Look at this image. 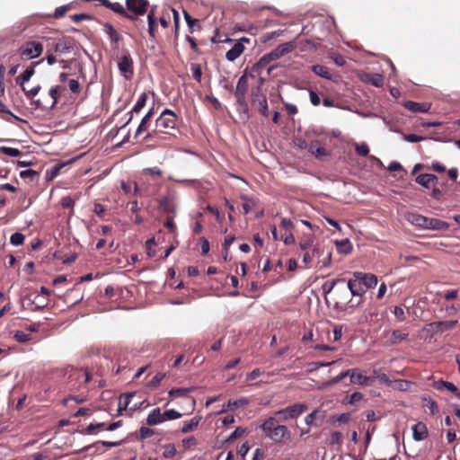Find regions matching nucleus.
I'll list each match as a JSON object with an SVG mask.
<instances>
[{
	"label": "nucleus",
	"instance_id": "a19ab883",
	"mask_svg": "<svg viewBox=\"0 0 460 460\" xmlns=\"http://www.w3.org/2000/svg\"><path fill=\"white\" fill-rule=\"evenodd\" d=\"M349 373H350L349 369H348L346 371H343L341 374H339L338 376H336L333 378H332L331 380H329L326 383H324L323 385V387L332 386V385L338 384L339 382H341L346 376H349Z\"/></svg>",
	"mask_w": 460,
	"mask_h": 460
},
{
	"label": "nucleus",
	"instance_id": "a211bd4d",
	"mask_svg": "<svg viewBox=\"0 0 460 460\" xmlns=\"http://www.w3.org/2000/svg\"><path fill=\"white\" fill-rule=\"evenodd\" d=\"M403 107L414 113H425L430 110L431 104L429 102H415L412 101H407L403 103Z\"/></svg>",
	"mask_w": 460,
	"mask_h": 460
},
{
	"label": "nucleus",
	"instance_id": "338daca9",
	"mask_svg": "<svg viewBox=\"0 0 460 460\" xmlns=\"http://www.w3.org/2000/svg\"><path fill=\"white\" fill-rule=\"evenodd\" d=\"M190 68L192 70V74H193L194 79L197 80L198 82H200L201 81V76H202V72H201L200 66L192 63L190 65Z\"/></svg>",
	"mask_w": 460,
	"mask_h": 460
},
{
	"label": "nucleus",
	"instance_id": "473e14b6",
	"mask_svg": "<svg viewBox=\"0 0 460 460\" xmlns=\"http://www.w3.org/2000/svg\"><path fill=\"white\" fill-rule=\"evenodd\" d=\"M28 299L35 305L36 309L44 308L48 305V297L39 294L34 295L33 297L31 295L28 296Z\"/></svg>",
	"mask_w": 460,
	"mask_h": 460
},
{
	"label": "nucleus",
	"instance_id": "5fc2aeb1",
	"mask_svg": "<svg viewBox=\"0 0 460 460\" xmlns=\"http://www.w3.org/2000/svg\"><path fill=\"white\" fill-rule=\"evenodd\" d=\"M147 100V95L146 93H143L137 101L136 104L133 107V111L139 112L146 105Z\"/></svg>",
	"mask_w": 460,
	"mask_h": 460
},
{
	"label": "nucleus",
	"instance_id": "a878e982",
	"mask_svg": "<svg viewBox=\"0 0 460 460\" xmlns=\"http://www.w3.org/2000/svg\"><path fill=\"white\" fill-rule=\"evenodd\" d=\"M427 217L416 213H410L407 215V220L412 225L426 229Z\"/></svg>",
	"mask_w": 460,
	"mask_h": 460
},
{
	"label": "nucleus",
	"instance_id": "c03bdc74",
	"mask_svg": "<svg viewBox=\"0 0 460 460\" xmlns=\"http://www.w3.org/2000/svg\"><path fill=\"white\" fill-rule=\"evenodd\" d=\"M437 323H438L437 326H438L439 332H443L447 330H452L453 328H455L458 322L456 320H451V321H440V322H437Z\"/></svg>",
	"mask_w": 460,
	"mask_h": 460
},
{
	"label": "nucleus",
	"instance_id": "f704fd0d",
	"mask_svg": "<svg viewBox=\"0 0 460 460\" xmlns=\"http://www.w3.org/2000/svg\"><path fill=\"white\" fill-rule=\"evenodd\" d=\"M279 425V424L278 423V420L275 417H270L261 424V429H262L264 434L267 435Z\"/></svg>",
	"mask_w": 460,
	"mask_h": 460
},
{
	"label": "nucleus",
	"instance_id": "f3484780",
	"mask_svg": "<svg viewBox=\"0 0 460 460\" xmlns=\"http://www.w3.org/2000/svg\"><path fill=\"white\" fill-rule=\"evenodd\" d=\"M308 151L319 160H323L330 155L319 140L312 141L308 146Z\"/></svg>",
	"mask_w": 460,
	"mask_h": 460
},
{
	"label": "nucleus",
	"instance_id": "39448f33",
	"mask_svg": "<svg viewBox=\"0 0 460 460\" xmlns=\"http://www.w3.org/2000/svg\"><path fill=\"white\" fill-rule=\"evenodd\" d=\"M251 103L261 115L265 117L269 116L267 97L261 89V85H257L252 89Z\"/></svg>",
	"mask_w": 460,
	"mask_h": 460
},
{
	"label": "nucleus",
	"instance_id": "6e6552de",
	"mask_svg": "<svg viewBox=\"0 0 460 460\" xmlns=\"http://www.w3.org/2000/svg\"><path fill=\"white\" fill-rule=\"evenodd\" d=\"M21 56L29 58H40L43 51V43L39 41H28L19 49Z\"/></svg>",
	"mask_w": 460,
	"mask_h": 460
},
{
	"label": "nucleus",
	"instance_id": "09e8293b",
	"mask_svg": "<svg viewBox=\"0 0 460 460\" xmlns=\"http://www.w3.org/2000/svg\"><path fill=\"white\" fill-rule=\"evenodd\" d=\"M163 456L165 458H172L173 457L176 453H177V450H176V447L174 446V444H166L163 447Z\"/></svg>",
	"mask_w": 460,
	"mask_h": 460
},
{
	"label": "nucleus",
	"instance_id": "aec40b11",
	"mask_svg": "<svg viewBox=\"0 0 460 460\" xmlns=\"http://www.w3.org/2000/svg\"><path fill=\"white\" fill-rule=\"evenodd\" d=\"M120 73L126 79H130L133 75L132 59H119L118 63Z\"/></svg>",
	"mask_w": 460,
	"mask_h": 460
},
{
	"label": "nucleus",
	"instance_id": "4468645a",
	"mask_svg": "<svg viewBox=\"0 0 460 460\" xmlns=\"http://www.w3.org/2000/svg\"><path fill=\"white\" fill-rule=\"evenodd\" d=\"M349 378L350 383L357 384L360 385H367L370 384V382L373 381L375 376H365L362 371L358 368H352L349 369Z\"/></svg>",
	"mask_w": 460,
	"mask_h": 460
},
{
	"label": "nucleus",
	"instance_id": "9b49d317",
	"mask_svg": "<svg viewBox=\"0 0 460 460\" xmlns=\"http://www.w3.org/2000/svg\"><path fill=\"white\" fill-rule=\"evenodd\" d=\"M265 436L276 443H280L285 438H290V432L287 426L279 425Z\"/></svg>",
	"mask_w": 460,
	"mask_h": 460
},
{
	"label": "nucleus",
	"instance_id": "bf43d9fd",
	"mask_svg": "<svg viewBox=\"0 0 460 460\" xmlns=\"http://www.w3.org/2000/svg\"><path fill=\"white\" fill-rule=\"evenodd\" d=\"M423 401L425 402L424 406L429 409L430 413L432 415L436 414L438 411V404L433 399L423 398Z\"/></svg>",
	"mask_w": 460,
	"mask_h": 460
},
{
	"label": "nucleus",
	"instance_id": "5701e85b",
	"mask_svg": "<svg viewBox=\"0 0 460 460\" xmlns=\"http://www.w3.org/2000/svg\"><path fill=\"white\" fill-rule=\"evenodd\" d=\"M159 208L168 216H174L176 214V205L168 197H165L160 200Z\"/></svg>",
	"mask_w": 460,
	"mask_h": 460
},
{
	"label": "nucleus",
	"instance_id": "20e7f679",
	"mask_svg": "<svg viewBox=\"0 0 460 460\" xmlns=\"http://www.w3.org/2000/svg\"><path fill=\"white\" fill-rule=\"evenodd\" d=\"M61 89L62 87L59 85L53 86L49 89L47 95H43L39 99L33 98V101H31V103L33 104L36 108L41 110L52 109L58 103Z\"/></svg>",
	"mask_w": 460,
	"mask_h": 460
},
{
	"label": "nucleus",
	"instance_id": "680f3d73",
	"mask_svg": "<svg viewBox=\"0 0 460 460\" xmlns=\"http://www.w3.org/2000/svg\"><path fill=\"white\" fill-rule=\"evenodd\" d=\"M24 235L21 233H14L11 235L10 242L13 245L18 246L23 243Z\"/></svg>",
	"mask_w": 460,
	"mask_h": 460
},
{
	"label": "nucleus",
	"instance_id": "6ab92c4d",
	"mask_svg": "<svg viewBox=\"0 0 460 460\" xmlns=\"http://www.w3.org/2000/svg\"><path fill=\"white\" fill-rule=\"evenodd\" d=\"M325 418V411L318 409L314 410L311 413L305 416V422L308 426H318L317 420L322 422Z\"/></svg>",
	"mask_w": 460,
	"mask_h": 460
},
{
	"label": "nucleus",
	"instance_id": "4c0bfd02",
	"mask_svg": "<svg viewBox=\"0 0 460 460\" xmlns=\"http://www.w3.org/2000/svg\"><path fill=\"white\" fill-rule=\"evenodd\" d=\"M134 395H135V393H129V394H125L124 402H121V397L123 395H120L119 405H118V415H121L122 411H125L128 408V406L130 403L131 398Z\"/></svg>",
	"mask_w": 460,
	"mask_h": 460
},
{
	"label": "nucleus",
	"instance_id": "e433bc0d",
	"mask_svg": "<svg viewBox=\"0 0 460 460\" xmlns=\"http://www.w3.org/2000/svg\"><path fill=\"white\" fill-rule=\"evenodd\" d=\"M110 9H111L113 12L119 13L120 15L129 19L134 20L135 17L131 13H128L126 9L123 7V5L119 3H113L111 4Z\"/></svg>",
	"mask_w": 460,
	"mask_h": 460
},
{
	"label": "nucleus",
	"instance_id": "de8ad7c7",
	"mask_svg": "<svg viewBox=\"0 0 460 460\" xmlns=\"http://www.w3.org/2000/svg\"><path fill=\"white\" fill-rule=\"evenodd\" d=\"M329 444L332 445V446L337 445V446L341 447V444H342V434H341V432H340V431H332V432H331L330 438H329Z\"/></svg>",
	"mask_w": 460,
	"mask_h": 460
},
{
	"label": "nucleus",
	"instance_id": "7ed1b4c3",
	"mask_svg": "<svg viewBox=\"0 0 460 460\" xmlns=\"http://www.w3.org/2000/svg\"><path fill=\"white\" fill-rule=\"evenodd\" d=\"M248 78L246 74H243L237 82L236 88L234 91V96L236 99V103L238 106V110L248 115L249 113V106L246 101V93L248 90Z\"/></svg>",
	"mask_w": 460,
	"mask_h": 460
},
{
	"label": "nucleus",
	"instance_id": "ea45409f",
	"mask_svg": "<svg viewBox=\"0 0 460 460\" xmlns=\"http://www.w3.org/2000/svg\"><path fill=\"white\" fill-rule=\"evenodd\" d=\"M248 404H249V400L244 397H242L240 399L234 400V401L229 400L227 402V408L230 410H234L237 408L244 407Z\"/></svg>",
	"mask_w": 460,
	"mask_h": 460
},
{
	"label": "nucleus",
	"instance_id": "c9c22d12",
	"mask_svg": "<svg viewBox=\"0 0 460 460\" xmlns=\"http://www.w3.org/2000/svg\"><path fill=\"white\" fill-rule=\"evenodd\" d=\"M434 387L438 390H447L452 393H457V387L451 382L439 380L434 383Z\"/></svg>",
	"mask_w": 460,
	"mask_h": 460
},
{
	"label": "nucleus",
	"instance_id": "4d7b16f0",
	"mask_svg": "<svg viewBox=\"0 0 460 460\" xmlns=\"http://www.w3.org/2000/svg\"><path fill=\"white\" fill-rule=\"evenodd\" d=\"M165 377V374L157 373L147 384L149 388H156L159 386L161 381Z\"/></svg>",
	"mask_w": 460,
	"mask_h": 460
},
{
	"label": "nucleus",
	"instance_id": "f03ea898",
	"mask_svg": "<svg viewBox=\"0 0 460 460\" xmlns=\"http://www.w3.org/2000/svg\"><path fill=\"white\" fill-rule=\"evenodd\" d=\"M176 120L177 116L172 111L169 109L164 110L155 120V133L156 134L158 132L172 135L170 131L175 128Z\"/></svg>",
	"mask_w": 460,
	"mask_h": 460
},
{
	"label": "nucleus",
	"instance_id": "f257e3e1",
	"mask_svg": "<svg viewBox=\"0 0 460 460\" xmlns=\"http://www.w3.org/2000/svg\"><path fill=\"white\" fill-rule=\"evenodd\" d=\"M39 64V61L31 63V65L27 66L26 69L15 78L16 84L21 86L22 92L24 93L25 97L29 101H33V98H35L38 95L41 89L40 84L32 87L31 89H27L24 85L25 83L29 82L30 79L34 75L35 67Z\"/></svg>",
	"mask_w": 460,
	"mask_h": 460
},
{
	"label": "nucleus",
	"instance_id": "4be33fe9",
	"mask_svg": "<svg viewBox=\"0 0 460 460\" xmlns=\"http://www.w3.org/2000/svg\"><path fill=\"white\" fill-rule=\"evenodd\" d=\"M293 41L296 42V49H298L303 52L311 53L313 50L316 49V45L313 41L302 37L297 38Z\"/></svg>",
	"mask_w": 460,
	"mask_h": 460
},
{
	"label": "nucleus",
	"instance_id": "423d86ee",
	"mask_svg": "<svg viewBox=\"0 0 460 460\" xmlns=\"http://www.w3.org/2000/svg\"><path fill=\"white\" fill-rule=\"evenodd\" d=\"M56 45V52L58 54H70L73 53L77 56H81V53L77 52L78 46L74 39L71 38H58Z\"/></svg>",
	"mask_w": 460,
	"mask_h": 460
},
{
	"label": "nucleus",
	"instance_id": "1a4fd4ad",
	"mask_svg": "<svg viewBox=\"0 0 460 460\" xmlns=\"http://www.w3.org/2000/svg\"><path fill=\"white\" fill-rule=\"evenodd\" d=\"M172 135H169V134H166V133H155V128L151 131V132H148L145 137H144V142L149 146H162L164 145H165L166 141L171 138Z\"/></svg>",
	"mask_w": 460,
	"mask_h": 460
},
{
	"label": "nucleus",
	"instance_id": "dca6fc26",
	"mask_svg": "<svg viewBox=\"0 0 460 460\" xmlns=\"http://www.w3.org/2000/svg\"><path fill=\"white\" fill-rule=\"evenodd\" d=\"M353 277L359 278L360 281L362 282L367 290L368 288H373L377 285V278L374 274L355 271L353 272Z\"/></svg>",
	"mask_w": 460,
	"mask_h": 460
},
{
	"label": "nucleus",
	"instance_id": "3c124183",
	"mask_svg": "<svg viewBox=\"0 0 460 460\" xmlns=\"http://www.w3.org/2000/svg\"><path fill=\"white\" fill-rule=\"evenodd\" d=\"M0 152L11 157H18L22 155V152L19 149L9 146H1Z\"/></svg>",
	"mask_w": 460,
	"mask_h": 460
},
{
	"label": "nucleus",
	"instance_id": "bb28decb",
	"mask_svg": "<svg viewBox=\"0 0 460 460\" xmlns=\"http://www.w3.org/2000/svg\"><path fill=\"white\" fill-rule=\"evenodd\" d=\"M106 33L109 35L113 49H119L120 43V36L118 31L111 24L104 26Z\"/></svg>",
	"mask_w": 460,
	"mask_h": 460
},
{
	"label": "nucleus",
	"instance_id": "b1692460",
	"mask_svg": "<svg viewBox=\"0 0 460 460\" xmlns=\"http://www.w3.org/2000/svg\"><path fill=\"white\" fill-rule=\"evenodd\" d=\"M427 221L426 229L446 231L449 228V224L447 222L438 218L428 217Z\"/></svg>",
	"mask_w": 460,
	"mask_h": 460
},
{
	"label": "nucleus",
	"instance_id": "37998d69",
	"mask_svg": "<svg viewBox=\"0 0 460 460\" xmlns=\"http://www.w3.org/2000/svg\"><path fill=\"white\" fill-rule=\"evenodd\" d=\"M272 59H259V61L254 65V68L257 70L266 68L268 75H271L274 70V66H269L270 61Z\"/></svg>",
	"mask_w": 460,
	"mask_h": 460
},
{
	"label": "nucleus",
	"instance_id": "2f4dec72",
	"mask_svg": "<svg viewBox=\"0 0 460 460\" xmlns=\"http://www.w3.org/2000/svg\"><path fill=\"white\" fill-rule=\"evenodd\" d=\"M363 80L376 87L383 86L384 84V77L380 74H367Z\"/></svg>",
	"mask_w": 460,
	"mask_h": 460
},
{
	"label": "nucleus",
	"instance_id": "0eeeda50",
	"mask_svg": "<svg viewBox=\"0 0 460 460\" xmlns=\"http://www.w3.org/2000/svg\"><path fill=\"white\" fill-rule=\"evenodd\" d=\"M307 405L305 403H295L288 406L285 409L276 411V415L281 416L284 420L288 419H294L300 416L307 410Z\"/></svg>",
	"mask_w": 460,
	"mask_h": 460
},
{
	"label": "nucleus",
	"instance_id": "6e6d98bb",
	"mask_svg": "<svg viewBox=\"0 0 460 460\" xmlns=\"http://www.w3.org/2000/svg\"><path fill=\"white\" fill-rule=\"evenodd\" d=\"M40 175V172L32 170V169H27L20 172V177L22 179L30 178L31 181H34L36 178H38Z\"/></svg>",
	"mask_w": 460,
	"mask_h": 460
},
{
	"label": "nucleus",
	"instance_id": "a18cd8bd",
	"mask_svg": "<svg viewBox=\"0 0 460 460\" xmlns=\"http://www.w3.org/2000/svg\"><path fill=\"white\" fill-rule=\"evenodd\" d=\"M241 199L244 200L245 202L243 204V209L244 214H248L252 208L255 207L256 202L252 198H249L246 195H242Z\"/></svg>",
	"mask_w": 460,
	"mask_h": 460
},
{
	"label": "nucleus",
	"instance_id": "2eb2a0df",
	"mask_svg": "<svg viewBox=\"0 0 460 460\" xmlns=\"http://www.w3.org/2000/svg\"><path fill=\"white\" fill-rule=\"evenodd\" d=\"M348 289L349 290L352 296H362L367 292V289L360 281L359 278L355 277L349 279Z\"/></svg>",
	"mask_w": 460,
	"mask_h": 460
},
{
	"label": "nucleus",
	"instance_id": "0e129e2a",
	"mask_svg": "<svg viewBox=\"0 0 460 460\" xmlns=\"http://www.w3.org/2000/svg\"><path fill=\"white\" fill-rule=\"evenodd\" d=\"M14 339L16 341H18L20 343H23V342L29 341L31 339V336L28 333H25L24 332L17 331L14 333Z\"/></svg>",
	"mask_w": 460,
	"mask_h": 460
},
{
	"label": "nucleus",
	"instance_id": "13d9d810",
	"mask_svg": "<svg viewBox=\"0 0 460 460\" xmlns=\"http://www.w3.org/2000/svg\"><path fill=\"white\" fill-rule=\"evenodd\" d=\"M314 256H319V250L314 247L311 252H307L303 256V262L305 265H309L312 261Z\"/></svg>",
	"mask_w": 460,
	"mask_h": 460
},
{
	"label": "nucleus",
	"instance_id": "c85d7f7f",
	"mask_svg": "<svg viewBox=\"0 0 460 460\" xmlns=\"http://www.w3.org/2000/svg\"><path fill=\"white\" fill-rule=\"evenodd\" d=\"M58 38H42L43 49H47V57L46 58H54L53 53L56 52V45Z\"/></svg>",
	"mask_w": 460,
	"mask_h": 460
},
{
	"label": "nucleus",
	"instance_id": "7c9ffc66",
	"mask_svg": "<svg viewBox=\"0 0 460 460\" xmlns=\"http://www.w3.org/2000/svg\"><path fill=\"white\" fill-rule=\"evenodd\" d=\"M408 335L409 334L407 332H403L400 330H394L389 334L388 342L390 345L398 344L406 340Z\"/></svg>",
	"mask_w": 460,
	"mask_h": 460
},
{
	"label": "nucleus",
	"instance_id": "69168bd1",
	"mask_svg": "<svg viewBox=\"0 0 460 460\" xmlns=\"http://www.w3.org/2000/svg\"><path fill=\"white\" fill-rule=\"evenodd\" d=\"M183 15L189 28L192 31L194 26L199 24V20L192 18L187 11H183Z\"/></svg>",
	"mask_w": 460,
	"mask_h": 460
},
{
	"label": "nucleus",
	"instance_id": "49530a36",
	"mask_svg": "<svg viewBox=\"0 0 460 460\" xmlns=\"http://www.w3.org/2000/svg\"><path fill=\"white\" fill-rule=\"evenodd\" d=\"M337 250L341 253H349L351 251V245L349 240L336 242Z\"/></svg>",
	"mask_w": 460,
	"mask_h": 460
},
{
	"label": "nucleus",
	"instance_id": "ddd939ff",
	"mask_svg": "<svg viewBox=\"0 0 460 460\" xmlns=\"http://www.w3.org/2000/svg\"><path fill=\"white\" fill-rule=\"evenodd\" d=\"M244 43L250 44L251 39L243 37L234 41L233 47L226 51V58H239V56H241L244 51Z\"/></svg>",
	"mask_w": 460,
	"mask_h": 460
},
{
	"label": "nucleus",
	"instance_id": "79ce46f5",
	"mask_svg": "<svg viewBox=\"0 0 460 460\" xmlns=\"http://www.w3.org/2000/svg\"><path fill=\"white\" fill-rule=\"evenodd\" d=\"M336 296H337V300L335 301L334 306L339 307L340 305L347 302V300L349 298L348 290L346 288L338 289L336 291Z\"/></svg>",
	"mask_w": 460,
	"mask_h": 460
},
{
	"label": "nucleus",
	"instance_id": "e2e57ef3",
	"mask_svg": "<svg viewBox=\"0 0 460 460\" xmlns=\"http://www.w3.org/2000/svg\"><path fill=\"white\" fill-rule=\"evenodd\" d=\"M356 153L359 156H367L369 153V147L367 144H357L355 147Z\"/></svg>",
	"mask_w": 460,
	"mask_h": 460
},
{
	"label": "nucleus",
	"instance_id": "774afa93",
	"mask_svg": "<svg viewBox=\"0 0 460 460\" xmlns=\"http://www.w3.org/2000/svg\"><path fill=\"white\" fill-rule=\"evenodd\" d=\"M402 137L405 141L411 142V143L420 142L425 139L424 137L418 136L415 134H403Z\"/></svg>",
	"mask_w": 460,
	"mask_h": 460
},
{
	"label": "nucleus",
	"instance_id": "9d476101",
	"mask_svg": "<svg viewBox=\"0 0 460 460\" xmlns=\"http://www.w3.org/2000/svg\"><path fill=\"white\" fill-rule=\"evenodd\" d=\"M127 9L133 13L132 15H143L146 12L148 5L147 0H126Z\"/></svg>",
	"mask_w": 460,
	"mask_h": 460
},
{
	"label": "nucleus",
	"instance_id": "412c9836",
	"mask_svg": "<svg viewBox=\"0 0 460 460\" xmlns=\"http://www.w3.org/2000/svg\"><path fill=\"white\" fill-rule=\"evenodd\" d=\"M412 431L413 439L415 441L424 440L429 435L427 426L423 422L415 424L412 428Z\"/></svg>",
	"mask_w": 460,
	"mask_h": 460
},
{
	"label": "nucleus",
	"instance_id": "8fccbe9b",
	"mask_svg": "<svg viewBox=\"0 0 460 460\" xmlns=\"http://www.w3.org/2000/svg\"><path fill=\"white\" fill-rule=\"evenodd\" d=\"M66 85L70 92L74 94H79L81 92V84H79L78 80L75 78H71L66 83Z\"/></svg>",
	"mask_w": 460,
	"mask_h": 460
},
{
	"label": "nucleus",
	"instance_id": "052dcab7",
	"mask_svg": "<svg viewBox=\"0 0 460 460\" xmlns=\"http://www.w3.org/2000/svg\"><path fill=\"white\" fill-rule=\"evenodd\" d=\"M437 324H438L437 322H432L430 323L426 324L422 328V330H423V332H426L427 333H429L430 336H433L435 333L439 332V329H438V326H437Z\"/></svg>",
	"mask_w": 460,
	"mask_h": 460
},
{
	"label": "nucleus",
	"instance_id": "c756f323",
	"mask_svg": "<svg viewBox=\"0 0 460 460\" xmlns=\"http://www.w3.org/2000/svg\"><path fill=\"white\" fill-rule=\"evenodd\" d=\"M164 422L163 414L160 408H155L147 416L146 423L150 426H155Z\"/></svg>",
	"mask_w": 460,
	"mask_h": 460
},
{
	"label": "nucleus",
	"instance_id": "58836bf2",
	"mask_svg": "<svg viewBox=\"0 0 460 460\" xmlns=\"http://www.w3.org/2000/svg\"><path fill=\"white\" fill-rule=\"evenodd\" d=\"M312 70L314 74H316L317 75L323 77V78H325V79H331L332 78V75L331 73L329 72L328 68L323 66H321V65H314L312 66Z\"/></svg>",
	"mask_w": 460,
	"mask_h": 460
},
{
	"label": "nucleus",
	"instance_id": "72a5a7b5",
	"mask_svg": "<svg viewBox=\"0 0 460 460\" xmlns=\"http://www.w3.org/2000/svg\"><path fill=\"white\" fill-rule=\"evenodd\" d=\"M200 420H201V417H193L189 421H185L181 428V432L188 433V432L193 431L199 426Z\"/></svg>",
	"mask_w": 460,
	"mask_h": 460
},
{
	"label": "nucleus",
	"instance_id": "864d4df0",
	"mask_svg": "<svg viewBox=\"0 0 460 460\" xmlns=\"http://www.w3.org/2000/svg\"><path fill=\"white\" fill-rule=\"evenodd\" d=\"M162 414H163L164 421L176 420V419H179V418H181L182 416L181 413H180L179 411H177L175 410H172V409L165 411Z\"/></svg>",
	"mask_w": 460,
	"mask_h": 460
},
{
	"label": "nucleus",
	"instance_id": "cd10ccee",
	"mask_svg": "<svg viewBox=\"0 0 460 460\" xmlns=\"http://www.w3.org/2000/svg\"><path fill=\"white\" fill-rule=\"evenodd\" d=\"M152 116H153V111L150 110L142 119L139 126L137 128L135 137H137L138 135L146 132L148 130L151 123H152Z\"/></svg>",
	"mask_w": 460,
	"mask_h": 460
},
{
	"label": "nucleus",
	"instance_id": "f8f14e48",
	"mask_svg": "<svg viewBox=\"0 0 460 460\" xmlns=\"http://www.w3.org/2000/svg\"><path fill=\"white\" fill-rule=\"evenodd\" d=\"M296 49V42L288 41L279 45L271 52L265 54L262 58H281L288 54L291 50Z\"/></svg>",
	"mask_w": 460,
	"mask_h": 460
},
{
	"label": "nucleus",
	"instance_id": "393cba45",
	"mask_svg": "<svg viewBox=\"0 0 460 460\" xmlns=\"http://www.w3.org/2000/svg\"><path fill=\"white\" fill-rule=\"evenodd\" d=\"M437 181V176L429 173L420 174L416 177V182L425 188H429L431 185H434Z\"/></svg>",
	"mask_w": 460,
	"mask_h": 460
},
{
	"label": "nucleus",
	"instance_id": "603ef678",
	"mask_svg": "<svg viewBox=\"0 0 460 460\" xmlns=\"http://www.w3.org/2000/svg\"><path fill=\"white\" fill-rule=\"evenodd\" d=\"M339 282H343V279H332V281H326L322 287L323 294L326 296L327 294L331 293L332 291V289L334 288L335 285Z\"/></svg>",
	"mask_w": 460,
	"mask_h": 460
}]
</instances>
